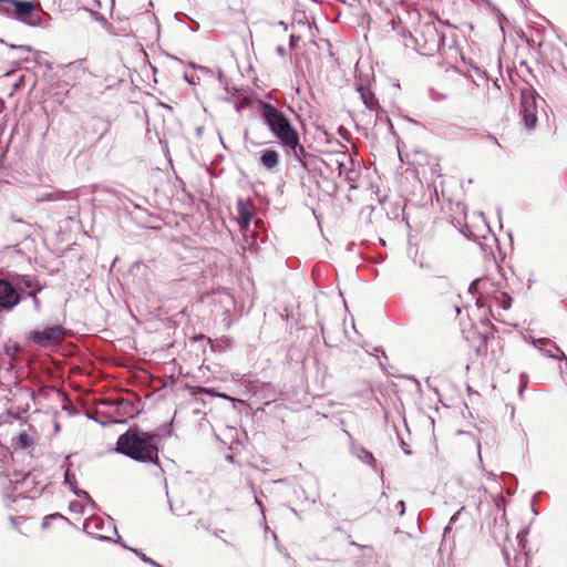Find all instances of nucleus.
Masks as SVG:
<instances>
[{
    "label": "nucleus",
    "mask_w": 567,
    "mask_h": 567,
    "mask_svg": "<svg viewBox=\"0 0 567 567\" xmlns=\"http://www.w3.org/2000/svg\"><path fill=\"white\" fill-rule=\"evenodd\" d=\"M159 439V434L134 425L118 436L115 451L136 462L157 464Z\"/></svg>",
    "instance_id": "nucleus-1"
},
{
    "label": "nucleus",
    "mask_w": 567,
    "mask_h": 567,
    "mask_svg": "<svg viewBox=\"0 0 567 567\" xmlns=\"http://www.w3.org/2000/svg\"><path fill=\"white\" fill-rule=\"evenodd\" d=\"M258 111L264 123L267 125L271 134L285 146L292 138L299 135L298 131L292 126L286 114L279 111L271 103L259 101Z\"/></svg>",
    "instance_id": "nucleus-2"
},
{
    "label": "nucleus",
    "mask_w": 567,
    "mask_h": 567,
    "mask_svg": "<svg viewBox=\"0 0 567 567\" xmlns=\"http://www.w3.org/2000/svg\"><path fill=\"white\" fill-rule=\"evenodd\" d=\"M13 7V11L4 6H0V14L14 18L29 27H40L42 18L35 12V6L29 0H0Z\"/></svg>",
    "instance_id": "nucleus-3"
},
{
    "label": "nucleus",
    "mask_w": 567,
    "mask_h": 567,
    "mask_svg": "<svg viewBox=\"0 0 567 567\" xmlns=\"http://www.w3.org/2000/svg\"><path fill=\"white\" fill-rule=\"evenodd\" d=\"M544 104L545 100L534 89L529 87L522 91L519 113L526 128L534 130L536 127L538 109Z\"/></svg>",
    "instance_id": "nucleus-4"
},
{
    "label": "nucleus",
    "mask_w": 567,
    "mask_h": 567,
    "mask_svg": "<svg viewBox=\"0 0 567 567\" xmlns=\"http://www.w3.org/2000/svg\"><path fill=\"white\" fill-rule=\"evenodd\" d=\"M66 336V330L60 324L47 326L28 333V340L41 348L60 344Z\"/></svg>",
    "instance_id": "nucleus-5"
},
{
    "label": "nucleus",
    "mask_w": 567,
    "mask_h": 567,
    "mask_svg": "<svg viewBox=\"0 0 567 567\" xmlns=\"http://www.w3.org/2000/svg\"><path fill=\"white\" fill-rule=\"evenodd\" d=\"M21 300L12 280L0 279V309L11 311Z\"/></svg>",
    "instance_id": "nucleus-6"
},
{
    "label": "nucleus",
    "mask_w": 567,
    "mask_h": 567,
    "mask_svg": "<svg viewBox=\"0 0 567 567\" xmlns=\"http://www.w3.org/2000/svg\"><path fill=\"white\" fill-rule=\"evenodd\" d=\"M528 341L544 355L548 358H553L556 360H566V354L560 350V348L548 338H533L529 337Z\"/></svg>",
    "instance_id": "nucleus-7"
},
{
    "label": "nucleus",
    "mask_w": 567,
    "mask_h": 567,
    "mask_svg": "<svg viewBox=\"0 0 567 567\" xmlns=\"http://www.w3.org/2000/svg\"><path fill=\"white\" fill-rule=\"evenodd\" d=\"M286 150V153L288 155H292L295 161L299 162L302 167L307 168L308 157H312L311 154H309L305 147L300 144L299 135H297L295 138H292L289 143H287L285 146H282Z\"/></svg>",
    "instance_id": "nucleus-8"
},
{
    "label": "nucleus",
    "mask_w": 567,
    "mask_h": 567,
    "mask_svg": "<svg viewBox=\"0 0 567 567\" xmlns=\"http://www.w3.org/2000/svg\"><path fill=\"white\" fill-rule=\"evenodd\" d=\"M11 280L18 289L19 295L24 290L31 291L32 289H35L37 286H41L39 281L34 280L29 275H14L11 277Z\"/></svg>",
    "instance_id": "nucleus-9"
},
{
    "label": "nucleus",
    "mask_w": 567,
    "mask_h": 567,
    "mask_svg": "<svg viewBox=\"0 0 567 567\" xmlns=\"http://www.w3.org/2000/svg\"><path fill=\"white\" fill-rule=\"evenodd\" d=\"M260 163L267 169H272L279 164V154L275 150H266L260 156Z\"/></svg>",
    "instance_id": "nucleus-10"
},
{
    "label": "nucleus",
    "mask_w": 567,
    "mask_h": 567,
    "mask_svg": "<svg viewBox=\"0 0 567 567\" xmlns=\"http://www.w3.org/2000/svg\"><path fill=\"white\" fill-rule=\"evenodd\" d=\"M359 92H360V96H361L363 104L369 110L378 112L381 109L377 97L374 96V94L372 92H370L369 90H365L363 87H360Z\"/></svg>",
    "instance_id": "nucleus-11"
},
{
    "label": "nucleus",
    "mask_w": 567,
    "mask_h": 567,
    "mask_svg": "<svg viewBox=\"0 0 567 567\" xmlns=\"http://www.w3.org/2000/svg\"><path fill=\"white\" fill-rule=\"evenodd\" d=\"M351 453L357 457L359 458L362 463H365V464H369V465H374L375 463V458L373 456V454L365 450L363 446H352L351 447Z\"/></svg>",
    "instance_id": "nucleus-12"
},
{
    "label": "nucleus",
    "mask_w": 567,
    "mask_h": 567,
    "mask_svg": "<svg viewBox=\"0 0 567 567\" xmlns=\"http://www.w3.org/2000/svg\"><path fill=\"white\" fill-rule=\"evenodd\" d=\"M64 484L70 485L74 495H76L79 497H84L87 502L93 503L86 491L79 489L75 487V477H74V475L70 474L69 471H66L64 473Z\"/></svg>",
    "instance_id": "nucleus-13"
},
{
    "label": "nucleus",
    "mask_w": 567,
    "mask_h": 567,
    "mask_svg": "<svg viewBox=\"0 0 567 567\" xmlns=\"http://www.w3.org/2000/svg\"><path fill=\"white\" fill-rule=\"evenodd\" d=\"M16 442L18 447L25 450L33 444V439L27 432H21Z\"/></svg>",
    "instance_id": "nucleus-14"
},
{
    "label": "nucleus",
    "mask_w": 567,
    "mask_h": 567,
    "mask_svg": "<svg viewBox=\"0 0 567 567\" xmlns=\"http://www.w3.org/2000/svg\"><path fill=\"white\" fill-rule=\"evenodd\" d=\"M239 218H240V226L247 227V226H249V224L251 221L252 214L246 207L240 206L239 207Z\"/></svg>",
    "instance_id": "nucleus-15"
},
{
    "label": "nucleus",
    "mask_w": 567,
    "mask_h": 567,
    "mask_svg": "<svg viewBox=\"0 0 567 567\" xmlns=\"http://www.w3.org/2000/svg\"><path fill=\"white\" fill-rule=\"evenodd\" d=\"M42 290V286H37L35 289H32L31 291H28V296L32 298L33 306L35 310H40V300L38 299L37 295Z\"/></svg>",
    "instance_id": "nucleus-16"
},
{
    "label": "nucleus",
    "mask_w": 567,
    "mask_h": 567,
    "mask_svg": "<svg viewBox=\"0 0 567 567\" xmlns=\"http://www.w3.org/2000/svg\"><path fill=\"white\" fill-rule=\"evenodd\" d=\"M130 550H132L136 556H138L141 558V560H143L144 563L146 564H150L151 566L153 565H156V561L153 560L152 558L147 557L144 553H142L141 550L138 549H133V548H128Z\"/></svg>",
    "instance_id": "nucleus-17"
},
{
    "label": "nucleus",
    "mask_w": 567,
    "mask_h": 567,
    "mask_svg": "<svg viewBox=\"0 0 567 567\" xmlns=\"http://www.w3.org/2000/svg\"><path fill=\"white\" fill-rule=\"evenodd\" d=\"M511 303H512V297L506 293V292H502L501 293V306L504 310H507L511 308Z\"/></svg>",
    "instance_id": "nucleus-18"
},
{
    "label": "nucleus",
    "mask_w": 567,
    "mask_h": 567,
    "mask_svg": "<svg viewBox=\"0 0 567 567\" xmlns=\"http://www.w3.org/2000/svg\"><path fill=\"white\" fill-rule=\"evenodd\" d=\"M197 392H198V393H206V394H209V395H213V396L227 398L225 394L218 393V392H216V391H215V390H213V389L203 388V386H199V388L197 389Z\"/></svg>",
    "instance_id": "nucleus-19"
},
{
    "label": "nucleus",
    "mask_w": 567,
    "mask_h": 567,
    "mask_svg": "<svg viewBox=\"0 0 567 567\" xmlns=\"http://www.w3.org/2000/svg\"><path fill=\"white\" fill-rule=\"evenodd\" d=\"M250 104V100L247 99V97H243L240 99L237 103H236V110L239 112L241 111L243 109H246L248 107Z\"/></svg>",
    "instance_id": "nucleus-20"
},
{
    "label": "nucleus",
    "mask_w": 567,
    "mask_h": 567,
    "mask_svg": "<svg viewBox=\"0 0 567 567\" xmlns=\"http://www.w3.org/2000/svg\"><path fill=\"white\" fill-rule=\"evenodd\" d=\"M463 511V508H461L460 511H457L450 519V524L444 528V535L447 534L450 530H451V524L455 523L460 515H461V512Z\"/></svg>",
    "instance_id": "nucleus-21"
},
{
    "label": "nucleus",
    "mask_w": 567,
    "mask_h": 567,
    "mask_svg": "<svg viewBox=\"0 0 567 567\" xmlns=\"http://www.w3.org/2000/svg\"><path fill=\"white\" fill-rule=\"evenodd\" d=\"M58 517H62V515L60 514H51V515H47L43 520H42V527L43 528H47L49 525H50V520L52 519H55Z\"/></svg>",
    "instance_id": "nucleus-22"
},
{
    "label": "nucleus",
    "mask_w": 567,
    "mask_h": 567,
    "mask_svg": "<svg viewBox=\"0 0 567 567\" xmlns=\"http://www.w3.org/2000/svg\"><path fill=\"white\" fill-rule=\"evenodd\" d=\"M481 282V279H475L474 281H472V284L468 287V292L475 293L478 290Z\"/></svg>",
    "instance_id": "nucleus-23"
},
{
    "label": "nucleus",
    "mask_w": 567,
    "mask_h": 567,
    "mask_svg": "<svg viewBox=\"0 0 567 567\" xmlns=\"http://www.w3.org/2000/svg\"><path fill=\"white\" fill-rule=\"evenodd\" d=\"M70 509L72 512H78V513H81L82 512V505L78 502H71L70 503Z\"/></svg>",
    "instance_id": "nucleus-24"
},
{
    "label": "nucleus",
    "mask_w": 567,
    "mask_h": 567,
    "mask_svg": "<svg viewBox=\"0 0 567 567\" xmlns=\"http://www.w3.org/2000/svg\"><path fill=\"white\" fill-rule=\"evenodd\" d=\"M395 507L399 509V514L401 516L404 515V513H405V503L403 501H399Z\"/></svg>",
    "instance_id": "nucleus-25"
},
{
    "label": "nucleus",
    "mask_w": 567,
    "mask_h": 567,
    "mask_svg": "<svg viewBox=\"0 0 567 567\" xmlns=\"http://www.w3.org/2000/svg\"><path fill=\"white\" fill-rule=\"evenodd\" d=\"M299 39L300 38L298 35L291 34L289 38L290 48H293L297 44V42L299 41Z\"/></svg>",
    "instance_id": "nucleus-26"
},
{
    "label": "nucleus",
    "mask_w": 567,
    "mask_h": 567,
    "mask_svg": "<svg viewBox=\"0 0 567 567\" xmlns=\"http://www.w3.org/2000/svg\"><path fill=\"white\" fill-rule=\"evenodd\" d=\"M520 382H522V385H520V389H519V393L522 394L523 390L526 388V374L525 373H522L520 374Z\"/></svg>",
    "instance_id": "nucleus-27"
},
{
    "label": "nucleus",
    "mask_w": 567,
    "mask_h": 567,
    "mask_svg": "<svg viewBox=\"0 0 567 567\" xmlns=\"http://www.w3.org/2000/svg\"><path fill=\"white\" fill-rule=\"evenodd\" d=\"M29 482H33V477L31 476V474H30V473H28V474H25V475L23 476V480H22V482H21V483H22V484H28Z\"/></svg>",
    "instance_id": "nucleus-28"
},
{
    "label": "nucleus",
    "mask_w": 567,
    "mask_h": 567,
    "mask_svg": "<svg viewBox=\"0 0 567 567\" xmlns=\"http://www.w3.org/2000/svg\"><path fill=\"white\" fill-rule=\"evenodd\" d=\"M276 52L281 55V56H285L286 55V49L282 47V45H278L276 48Z\"/></svg>",
    "instance_id": "nucleus-29"
},
{
    "label": "nucleus",
    "mask_w": 567,
    "mask_h": 567,
    "mask_svg": "<svg viewBox=\"0 0 567 567\" xmlns=\"http://www.w3.org/2000/svg\"><path fill=\"white\" fill-rule=\"evenodd\" d=\"M337 168L339 171V175L341 176L343 174L344 164L342 162L337 161Z\"/></svg>",
    "instance_id": "nucleus-30"
},
{
    "label": "nucleus",
    "mask_w": 567,
    "mask_h": 567,
    "mask_svg": "<svg viewBox=\"0 0 567 567\" xmlns=\"http://www.w3.org/2000/svg\"><path fill=\"white\" fill-rule=\"evenodd\" d=\"M256 504L259 506L260 511L264 512L262 503L258 499L257 496H255Z\"/></svg>",
    "instance_id": "nucleus-31"
},
{
    "label": "nucleus",
    "mask_w": 567,
    "mask_h": 567,
    "mask_svg": "<svg viewBox=\"0 0 567 567\" xmlns=\"http://www.w3.org/2000/svg\"><path fill=\"white\" fill-rule=\"evenodd\" d=\"M346 131V128H343L342 126L339 127V133L340 135L344 138V140H348L347 135L343 133Z\"/></svg>",
    "instance_id": "nucleus-32"
},
{
    "label": "nucleus",
    "mask_w": 567,
    "mask_h": 567,
    "mask_svg": "<svg viewBox=\"0 0 567 567\" xmlns=\"http://www.w3.org/2000/svg\"><path fill=\"white\" fill-rule=\"evenodd\" d=\"M223 533H224V530H223V529H216V530L214 532V535H215L216 537L220 538Z\"/></svg>",
    "instance_id": "nucleus-33"
},
{
    "label": "nucleus",
    "mask_w": 567,
    "mask_h": 567,
    "mask_svg": "<svg viewBox=\"0 0 567 567\" xmlns=\"http://www.w3.org/2000/svg\"><path fill=\"white\" fill-rule=\"evenodd\" d=\"M350 545L355 546V547H358V548H367V547H368V546H362V545L358 544V543H357V542H354V540H352V542L350 543Z\"/></svg>",
    "instance_id": "nucleus-34"
},
{
    "label": "nucleus",
    "mask_w": 567,
    "mask_h": 567,
    "mask_svg": "<svg viewBox=\"0 0 567 567\" xmlns=\"http://www.w3.org/2000/svg\"><path fill=\"white\" fill-rule=\"evenodd\" d=\"M91 523H95V520L94 519L86 520V523L84 524V528L89 527L91 525Z\"/></svg>",
    "instance_id": "nucleus-35"
},
{
    "label": "nucleus",
    "mask_w": 567,
    "mask_h": 567,
    "mask_svg": "<svg viewBox=\"0 0 567 567\" xmlns=\"http://www.w3.org/2000/svg\"><path fill=\"white\" fill-rule=\"evenodd\" d=\"M97 538H99V539H101V540H106V539H109V537H105V536H99Z\"/></svg>",
    "instance_id": "nucleus-36"
},
{
    "label": "nucleus",
    "mask_w": 567,
    "mask_h": 567,
    "mask_svg": "<svg viewBox=\"0 0 567 567\" xmlns=\"http://www.w3.org/2000/svg\"><path fill=\"white\" fill-rule=\"evenodd\" d=\"M19 48L22 49V50H30V48L23 47V45H20Z\"/></svg>",
    "instance_id": "nucleus-37"
},
{
    "label": "nucleus",
    "mask_w": 567,
    "mask_h": 567,
    "mask_svg": "<svg viewBox=\"0 0 567 567\" xmlns=\"http://www.w3.org/2000/svg\"><path fill=\"white\" fill-rule=\"evenodd\" d=\"M477 449H478V455L481 456V444L480 443L477 444Z\"/></svg>",
    "instance_id": "nucleus-38"
},
{
    "label": "nucleus",
    "mask_w": 567,
    "mask_h": 567,
    "mask_svg": "<svg viewBox=\"0 0 567 567\" xmlns=\"http://www.w3.org/2000/svg\"><path fill=\"white\" fill-rule=\"evenodd\" d=\"M116 543H118V544L123 545V544H122V539H121V537H120V536H118V538H117Z\"/></svg>",
    "instance_id": "nucleus-39"
},
{
    "label": "nucleus",
    "mask_w": 567,
    "mask_h": 567,
    "mask_svg": "<svg viewBox=\"0 0 567 567\" xmlns=\"http://www.w3.org/2000/svg\"><path fill=\"white\" fill-rule=\"evenodd\" d=\"M219 80H220V82H223V73L221 72H219Z\"/></svg>",
    "instance_id": "nucleus-40"
},
{
    "label": "nucleus",
    "mask_w": 567,
    "mask_h": 567,
    "mask_svg": "<svg viewBox=\"0 0 567 567\" xmlns=\"http://www.w3.org/2000/svg\"><path fill=\"white\" fill-rule=\"evenodd\" d=\"M404 453L410 455L411 454V451L410 450H404Z\"/></svg>",
    "instance_id": "nucleus-41"
},
{
    "label": "nucleus",
    "mask_w": 567,
    "mask_h": 567,
    "mask_svg": "<svg viewBox=\"0 0 567 567\" xmlns=\"http://www.w3.org/2000/svg\"><path fill=\"white\" fill-rule=\"evenodd\" d=\"M153 567H163L161 564L156 563V565H153Z\"/></svg>",
    "instance_id": "nucleus-42"
},
{
    "label": "nucleus",
    "mask_w": 567,
    "mask_h": 567,
    "mask_svg": "<svg viewBox=\"0 0 567 567\" xmlns=\"http://www.w3.org/2000/svg\"><path fill=\"white\" fill-rule=\"evenodd\" d=\"M169 508H171L172 512L174 511L172 502H169Z\"/></svg>",
    "instance_id": "nucleus-43"
}]
</instances>
